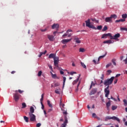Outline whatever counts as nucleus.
<instances>
[{
  "label": "nucleus",
  "mask_w": 127,
  "mask_h": 127,
  "mask_svg": "<svg viewBox=\"0 0 127 127\" xmlns=\"http://www.w3.org/2000/svg\"><path fill=\"white\" fill-rule=\"evenodd\" d=\"M74 40L75 41V43L77 44H80L81 43V41L77 37H75Z\"/></svg>",
  "instance_id": "12"
},
{
  "label": "nucleus",
  "mask_w": 127,
  "mask_h": 127,
  "mask_svg": "<svg viewBox=\"0 0 127 127\" xmlns=\"http://www.w3.org/2000/svg\"><path fill=\"white\" fill-rule=\"evenodd\" d=\"M55 92L56 93H57V94H60V92L58 91V89L56 90L55 91Z\"/></svg>",
  "instance_id": "49"
},
{
  "label": "nucleus",
  "mask_w": 127,
  "mask_h": 127,
  "mask_svg": "<svg viewBox=\"0 0 127 127\" xmlns=\"http://www.w3.org/2000/svg\"><path fill=\"white\" fill-rule=\"evenodd\" d=\"M88 27L90 28H92V29H93L94 30H97L96 28L94 26H93L92 25H89V26Z\"/></svg>",
  "instance_id": "25"
},
{
  "label": "nucleus",
  "mask_w": 127,
  "mask_h": 127,
  "mask_svg": "<svg viewBox=\"0 0 127 127\" xmlns=\"http://www.w3.org/2000/svg\"><path fill=\"white\" fill-rule=\"evenodd\" d=\"M52 76L53 78H56L57 77V75L56 74H53L52 73Z\"/></svg>",
  "instance_id": "40"
},
{
  "label": "nucleus",
  "mask_w": 127,
  "mask_h": 127,
  "mask_svg": "<svg viewBox=\"0 0 127 127\" xmlns=\"http://www.w3.org/2000/svg\"><path fill=\"white\" fill-rule=\"evenodd\" d=\"M30 112L29 113V114H33V113H34V108H33V107L31 106L30 108Z\"/></svg>",
  "instance_id": "15"
},
{
  "label": "nucleus",
  "mask_w": 127,
  "mask_h": 127,
  "mask_svg": "<svg viewBox=\"0 0 127 127\" xmlns=\"http://www.w3.org/2000/svg\"><path fill=\"white\" fill-rule=\"evenodd\" d=\"M29 116L30 117V122H35V121H36V116H35L34 114L29 113Z\"/></svg>",
  "instance_id": "5"
},
{
  "label": "nucleus",
  "mask_w": 127,
  "mask_h": 127,
  "mask_svg": "<svg viewBox=\"0 0 127 127\" xmlns=\"http://www.w3.org/2000/svg\"><path fill=\"white\" fill-rule=\"evenodd\" d=\"M47 37L48 39L50 41H53L55 39L54 38V36H53V35H50L49 34L47 35Z\"/></svg>",
  "instance_id": "8"
},
{
  "label": "nucleus",
  "mask_w": 127,
  "mask_h": 127,
  "mask_svg": "<svg viewBox=\"0 0 127 127\" xmlns=\"http://www.w3.org/2000/svg\"><path fill=\"white\" fill-rule=\"evenodd\" d=\"M120 34L119 33H118L117 34H116L114 37H113V39L114 40H116L117 38H120Z\"/></svg>",
  "instance_id": "14"
},
{
  "label": "nucleus",
  "mask_w": 127,
  "mask_h": 127,
  "mask_svg": "<svg viewBox=\"0 0 127 127\" xmlns=\"http://www.w3.org/2000/svg\"><path fill=\"white\" fill-rule=\"evenodd\" d=\"M91 20L93 22L96 21V19L95 18H92L91 19Z\"/></svg>",
  "instance_id": "62"
},
{
  "label": "nucleus",
  "mask_w": 127,
  "mask_h": 127,
  "mask_svg": "<svg viewBox=\"0 0 127 127\" xmlns=\"http://www.w3.org/2000/svg\"><path fill=\"white\" fill-rule=\"evenodd\" d=\"M116 60L114 59L112 60V62L114 64V65H116Z\"/></svg>",
  "instance_id": "27"
},
{
  "label": "nucleus",
  "mask_w": 127,
  "mask_h": 127,
  "mask_svg": "<svg viewBox=\"0 0 127 127\" xmlns=\"http://www.w3.org/2000/svg\"><path fill=\"white\" fill-rule=\"evenodd\" d=\"M111 106V102L109 101L108 103H106V107H110Z\"/></svg>",
  "instance_id": "37"
},
{
  "label": "nucleus",
  "mask_w": 127,
  "mask_h": 127,
  "mask_svg": "<svg viewBox=\"0 0 127 127\" xmlns=\"http://www.w3.org/2000/svg\"><path fill=\"white\" fill-rule=\"evenodd\" d=\"M67 35V33H65V34H64L63 35V37H65V36H66Z\"/></svg>",
  "instance_id": "60"
},
{
  "label": "nucleus",
  "mask_w": 127,
  "mask_h": 127,
  "mask_svg": "<svg viewBox=\"0 0 127 127\" xmlns=\"http://www.w3.org/2000/svg\"><path fill=\"white\" fill-rule=\"evenodd\" d=\"M104 75L103 74H102L101 78L102 80H103V79H104Z\"/></svg>",
  "instance_id": "58"
},
{
  "label": "nucleus",
  "mask_w": 127,
  "mask_h": 127,
  "mask_svg": "<svg viewBox=\"0 0 127 127\" xmlns=\"http://www.w3.org/2000/svg\"><path fill=\"white\" fill-rule=\"evenodd\" d=\"M126 20L125 19H120V20H117L115 21L116 23H117V22H124Z\"/></svg>",
  "instance_id": "21"
},
{
  "label": "nucleus",
  "mask_w": 127,
  "mask_h": 127,
  "mask_svg": "<svg viewBox=\"0 0 127 127\" xmlns=\"http://www.w3.org/2000/svg\"><path fill=\"white\" fill-rule=\"evenodd\" d=\"M105 22H109V23H112V18H111V16L110 17H106L105 18Z\"/></svg>",
  "instance_id": "10"
},
{
  "label": "nucleus",
  "mask_w": 127,
  "mask_h": 127,
  "mask_svg": "<svg viewBox=\"0 0 127 127\" xmlns=\"http://www.w3.org/2000/svg\"><path fill=\"white\" fill-rule=\"evenodd\" d=\"M47 102H48V105H49V106L51 108H52L53 107V106L51 104V103H50V101L49 100H48L47 101Z\"/></svg>",
  "instance_id": "26"
},
{
  "label": "nucleus",
  "mask_w": 127,
  "mask_h": 127,
  "mask_svg": "<svg viewBox=\"0 0 127 127\" xmlns=\"http://www.w3.org/2000/svg\"><path fill=\"white\" fill-rule=\"evenodd\" d=\"M71 40V39H64L62 41V43L64 44H65L69 42Z\"/></svg>",
  "instance_id": "9"
},
{
  "label": "nucleus",
  "mask_w": 127,
  "mask_h": 127,
  "mask_svg": "<svg viewBox=\"0 0 127 127\" xmlns=\"http://www.w3.org/2000/svg\"><path fill=\"white\" fill-rule=\"evenodd\" d=\"M80 77V75L79 74V75L78 76L77 79L75 80H74V81L73 82V83H72L73 85L75 84L78 81Z\"/></svg>",
  "instance_id": "16"
},
{
  "label": "nucleus",
  "mask_w": 127,
  "mask_h": 127,
  "mask_svg": "<svg viewBox=\"0 0 127 127\" xmlns=\"http://www.w3.org/2000/svg\"><path fill=\"white\" fill-rule=\"evenodd\" d=\"M69 32H72V30L71 29H68L67 30L66 33L68 34Z\"/></svg>",
  "instance_id": "50"
},
{
  "label": "nucleus",
  "mask_w": 127,
  "mask_h": 127,
  "mask_svg": "<svg viewBox=\"0 0 127 127\" xmlns=\"http://www.w3.org/2000/svg\"><path fill=\"white\" fill-rule=\"evenodd\" d=\"M108 29V27L107 26H105L104 28L102 30V31H105L106 30H107Z\"/></svg>",
  "instance_id": "38"
},
{
  "label": "nucleus",
  "mask_w": 127,
  "mask_h": 127,
  "mask_svg": "<svg viewBox=\"0 0 127 127\" xmlns=\"http://www.w3.org/2000/svg\"><path fill=\"white\" fill-rule=\"evenodd\" d=\"M41 105H42V110H44V105L42 102H41Z\"/></svg>",
  "instance_id": "46"
},
{
  "label": "nucleus",
  "mask_w": 127,
  "mask_h": 127,
  "mask_svg": "<svg viewBox=\"0 0 127 127\" xmlns=\"http://www.w3.org/2000/svg\"><path fill=\"white\" fill-rule=\"evenodd\" d=\"M117 81H118V79L116 78V79L115 80V81H114V83H115V84H116V83H117Z\"/></svg>",
  "instance_id": "55"
},
{
  "label": "nucleus",
  "mask_w": 127,
  "mask_h": 127,
  "mask_svg": "<svg viewBox=\"0 0 127 127\" xmlns=\"http://www.w3.org/2000/svg\"><path fill=\"white\" fill-rule=\"evenodd\" d=\"M121 30L127 31V28H126L121 27Z\"/></svg>",
  "instance_id": "42"
},
{
  "label": "nucleus",
  "mask_w": 127,
  "mask_h": 127,
  "mask_svg": "<svg viewBox=\"0 0 127 127\" xmlns=\"http://www.w3.org/2000/svg\"><path fill=\"white\" fill-rule=\"evenodd\" d=\"M41 32H46L47 31V28H45L44 29H41Z\"/></svg>",
  "instance_id": "47"
},
{
  "label": "nucleus",
  "mask_w": 127,
  "mask_h": 127,
  "mask_svg": "<svg viewBox=\"0 0 127 127\" xmlns=\"http://www.w3.org/2000/svg\"><path fill=\"white\" fill-rule=\"evenodd\" d=\"M106 55H107V52L105 53V54L104 55L100 56L99 58L100 59H102V58H104L106 56Z\"/></svg>",
  "instance_id": "39"
},
{
  "label": "nucleus",
  "mask_w": 127,
  "mask_h": 127,
  "mask_svg": "<svg viewBox=\"0 0 127 127\" xmlns=\"http://www.w3.org/2000/svg\"><path fill=\"white\" fill-rule=\"evenodd\" d=\"M46 53H47V51H45V52H42V53L43 54V55H45V54H46Z\"/></svg>",
  "instance_id": "54"
},
{
  "label": "nucleus",
  "mask_w": 127,
  "mask_h": 127,
  "mask_svg": "<svg viewBox=\"0 0 127 127\" xmlns=\"http://www.w3.org/2000/svg\"><path fill=\"white\" fill-rule=\"evenodd\" d=\"M54 65L56 67H59V65H58L59 58L58 57L56 58V59H54Z\"/></svg>",
  "instance_id": "6"
},
{
  "label": "nucleus",
  "mask_w": 127,
  "mask_h": 127,
  "mask_svg": "<svg viewBox=\"0 0 127 127\" xmlns=\"http://www.w3.org/2000/svg\"><path fill=\"white\" fill-rule=\"evenodd\" d=\"M107 72L109 73V74H110L112 72V70H108Z\"/></svg>",
  "instance_id": "51"
},
{
  "label": "nucleus",
  "mask_w": 127,
  "mask_h": 127,
  "mask_svg": "<svg viewBox=\"0 0 127 127\" xmlns=\"http://www.w3.org/2000/svg\"><path fill=\"white\" fill-rule=\"evenodd\" d=\"M43 55V53H42V52H41V53H40V54L39 55V58L41 57V56H42Z\"/></svg>",
  "instance_id": "56"
},
{
  "label": "nucleus",
  "mask_w": 127,
  "mask_h": 127,
  "mask_svg": "<svg viewBox=\"0 0 127 127\" xmlns=\"http://www.w3.org/2000/svg\"><path fill=\"white\" fill-rule=\"evenodd\" d=\"M115 78V77L112 76L110 79H107V80H105L104 81V85L105 86H107V87L105 88L104 92L105 93V97H108L109 94H110V90H109V85H111Z\"/></svg>",
  "instance_id": "1"
},
{
  "label": "nucleus",
  "mask_w": 127,
  "mask_h": 127,
  "mask_svg": "<svg viewBox=\"0 0 127 127\" xmlns=\"http://www.w3.org/2000/svg\"><path fill=\"white\" fill-rule=\"evenodd\" d=\"M122 18H123V19H125L127 18V14H123L122 15Z\"/></svg>",
  "instance_id": "24"
},
{
  "label": "nucleus",
  "mask_w": 127,
  "mask_h": 127,
  "mask_svg": "<svg viewBox=\"0 0 127 127\" xmlns=\"http://www.w3.org/2000/svg\"><path fill=\"white\" fill-rule=\"evenodd\" d=\"M42 74V71H39L38 73V76L39 77L41 76V75Z\"/></svg>",
  "instance_id": "34"
},
{
  "label": "nucleus",
  "mask_w": 127,
  "mask_h": 127,
  "mask_svg": "<svg viewBox=\"0 0 127 127\" xmlns=\"http://www.w3.org/2000/svg\"><path fill=\"white\" fill-rule=\"evenodd\" d=\"M123 102H124V105H125V106H127V100L126 99H124V100H123Z\"/></svg>",
  "instance_id": "29"
},
{
  "label": "nucleus",
  "mask_w": 127,
  "mask_h": 127,
  "mask_svg": "<svg viewBox=\"0 0 127 127\" xmlns=\"http://www.w3.org/2000/svg\"><path fill=\"white\" fill-rule=\"evenodd\" d=\"M85 22H86V26L89 27L91 25L90 23V19H88V20L86 21Z\"/></svg>",
  "instance_id": "17"
},
{
  "label": "nucleus",
  "mask_w": 127,
  "mask_h": 127,
  "mask_svg": "<svg viewBox=\"0 0 127 127\" xmlns=\"http://www.w3.org/2000/svg\"><path fill=\"white\" fill-rule=\"evenodd\" d=\"M104 44H111L112 43V42L111 40H108V41H105L103 42Z\"/></svg>",
  "instance_id": "18"
},
{
  "label": "nucleus",
  "mask_w": 127,
  "mask_h": 127,
  "mask_svg": "<svg viewBox=\"0 0 127 127\" xmlns=\"http://www.w3.org/2000/svg\"><path fill=\"white\" fill-rule=\"evenodd\" d=\"M57 57H56V55L54 54H51L49 56V58L50 59H53L54 60L57 58Z\"/></svg>",
  "instance_id": "11"
},
{
  "label": "nucleus",
  "mask_w": 127,
  "mask_h": 127,
  "mask_svg": "<svg viewBox=\"0 0 127 127\" xmlns=\"http://www.w3.org/2000/svg\"><path fill=\"white\" fill-rule=\"evenodd\" d=\"M120 75H121L120 74H118L116 75V77L117 78L118 77H119Z\"/></svg>",
  "instance_id": "61"
},
{
  "label": "nucleus",
  "mask_w": 127,
  "mask_h": 127,
  "mask_svg": "<svg viewBox=\"0 0 127 127\" xmlns=\"http://www.w3.org/2000/svg\"><path fill=\"white\" fill-rule=\"evenodd\" d=\"M16 93L14 94L13 98L15 101L17 102L18 100H19V98H20V95L17 93V90L15 91Z\"/></svg>",
  "instance_id": "4"
},
{
  "label": "nucleus",
  "mask_w": 127,
  "mask_h": 127,
  "mask_svg": "<svg viewBox=\"0 0 127 127\" xmlns=\"http://www.w3.org/2000/svg\"><path fill=\"white\" fill-rule=\"evenodd\" d=\"M92 118H97V116H96L95 113H93L92 114Z\"/></svg>",
  "instance_id": "41"
},
{
  "label": "nucleus",
  "mask_w": 127,
  "mask_h": 127,
  "mask_svg": "<svg viewBox=\"0 0 127 127\" xmlns=\"http://www.w3.org/2000/svg\"><path fill=\"white\" fill-rule=\"evenodd\" d=\"M59 25L58 24H55L54 23L52 26V28L53 29H56L57 30H58L59 29Z\"/></svg>",
  "instance_id": "7"
},
{
  "label": "nucleus",
  "mask_w": 127,
  "mask_h": 127,
  "mask_svg": "<svg viewBox=\"0 0 127 127\" xmlns=\"http://www.w3.org/2000/svg\"><path fill=\"white\" fill-rule=\"evenodd\" d=\"M63 114H64V120L65 121L64 122V124H62L61 125V127H65L67 123H68L67 119V116H66V115H67V113L66 111L64 112Z\"/></svg>",
  "instance_id": "2"
},
{
  "label": "nucleus",
  "mask_w": 127,
  "mask_h": 127,
  "mask_svg": "<svg viewBox=\"0 0 127 127\" xmlns=\"http://www.w3.org/2000/svg\"><path fill=\"white\" fill-rule=\"evenodd\" d=\"M108 120H114V121H117V122H119L120 123V119L115 116L111 117L110 116H107L105 119V121L107 122Z\"/></svg>",
  "instance_id": "3"
},
{
  "label": "nucleus",
  "mask_w": 127,
  "mask_h": 127,
  "mask_svg": "<svg viewBox=\"0 0 127 127\" xmlns=\"http://www.w3.org/2000/svg\"><path fill=\"white\" fill-rule=\"evenodd\" d=\"M93 62L95 64H99V63H96V61H95V60H93Z\"/></svg>",
  "instance_id": "52"
},
{
  "label": "nucleus",
  "mask_w": 127,
  "mask_h": 127,
  "mask_svg": "<svg viewBox=\"0 0 127 127\" xmlns=\"http://www.w3.org/2000/svg\"><path fill=\"white\" fill-rule=\"evenodd\" d=\"M107 37V34H103L102 36V39H106Z\"/></svg>",
  "instance_id": "28"
},
{
  "label": "nucleus",
  "mask_w": 127,
  "mask_h": 127,
  "mask_svg": "<svg viewBox=\"0 0 127 127\" xmlns=\"http://www.w3.org/2000/svg\"><path fill=\"white\" fill-rule=\"evenodd\" d=\"M125 126H126V127H127V121L125 122Z\"/></svg>",
  "instance_id": "64"
},
{
  "label": "nucleus",
  "mask_w": 127,
  "mask_h": 127,
  "mask_svg": "<svg viewBox=\"0 0 127 127\" xmlns=\"http://www.w3.org/2000/svg\"><path fill=\"white\" fill-rule=\"evenodd\" d=\"M102 28V26L101 25L98 26L97 28H96V29L99 30H101Z\"/></svg>",
  "instance_id": "31"
},
{
  "label": "nucleus",
  "mask_w": 127,
  "mask_h": 127,
  "mask_svg": "<svg viewBox=\"0 0 127 127\" xmlns=\"http://www.w3.org/2000/svg\"><path fill=\"white\" fill-rule=\"evenodd\" d=\"M60 73H61V74H64V72L61 70V71H60Z\"/></svg>",
  "instance_id": "63"
},
{
  "label": "nucleus",
  "mask_w": 127,
  "mask_h": 127,
  "mask_svg": "<svg viewBox=\"0 0 127 127\" xmlns=\"http://www.w3.org/2000/svg\"><path fill=\"white\" fill-rule=\"evenodd\" d=\"M80 64H81V65L82 66V67H83V68H85V69L86 68V66L84 64V63L81 62Z\"/></svg>",
  "instance_id": "32"
},
{
  "label": "nucleus",
  "mask_w": 127,
  "mask_h": 127,
  "mask_svg": "<svg viewBox=\"0 0 127 127\" xmlns=\"http://www.w3.org/2000/svg\"><path fill=\"white\" fill-rule=\"evenodd\" d=\"M26 107V104H25V103H22L21 109H25Z\"/></svg>",
  "instance_id": "20"
},
{
  "label": "nucleus",
  "mask_w": 127,
  "mask_h": 127,
  "mask_svg": "<svg viewBox=\"0 0 127 127\" xmlns=\"http://www.w3.org/2000/svg\"><path fill=\"white\" fill-rule=\"evenodd\" d=\"M80 84V81H79V83H78V84L77 86V88L75 89L76 92H77L78 90V87H79V85Z\"/></svg>",
  "instance_id": "36"
},
{
  "label": "nucleus",
  "mask_w": 127,
  "mask_h": 127,
  "mask_svg": "<svg viewBox=\"0 0 127 127\" xmlns=\"http://www.w3.org/2000/svg\"><path fill=\"white\" fill-rule=\"evenodd\" d=\"M36 127H41V123H38L36 124Z\"/></svg>",
  "instance_id": "44"
},
{
  "label": "nucleus",
  "mask_w": 127,
  "mask_h": 127,
  "mask_svg": "<svg viewBox=\"0 0 127 127\" xmlns=\"http://www.w3.org/2000/svg\"><path fill=\"white\" fill-rule=\"evenodd\" d=\"M24 120L26 123H28V118L26 116H24Z\"/></svg>",
  "instance_id": "23"
},
{
  "label": "nucleus",
  "mask_w": 127,
  "mask_h": 127,
  "mask_svg": "<svg viewBox=\"0 0 127 127\" xmlns=\"http://www.w3.org/2000/svg\"><path fill=\"white\" fill-rule=\"evenodd\" d=\"M110 17L111 18V19L112 18L116 19L117 18V16L116 14H112L111 15Z\"/></svg>",
  "instance_id": "19"
},
{
  "label": "nucleus",
  "mask_w": 127,
  "mask_h": 127,
  "mask_svg": "<svg viewBox=\"0 0 127 127\" xmlns=\"http://www.w3.org/2000/svg\"><path fill=\"white\" fill-rule=\"evenodd\" d=\"M97 92L96 89H93L91 92L89 93L90 95H94Z\"/></svg>",
  "instance_id": "13"
},
{
  "label": "nucleus",
  "mask_w": 127,
  "mask_h": 127,
  "mask_svg": "<svg viewBox=\"0 0 127 127\" xmlns=\"http://www.w3.org/2000/svg\"><path fill=\"white\" fill-rule=\"evenodd\" d=\"M111 65H112V63H110L107 64L106 67L108 68V67L110 66Z\"/></svg>",
  "instance_id": "45"
},
{
  "label": "nucleus",
  "mask_w": 127,
  "mask_h": 127,
  "mask_svg": "<svg viewBox=\"0 0 127 127\" xmlns=\"http://www.w3.org/2000/svg\"><path fill=\"white\" fill-rule=\"evenodd\" d=\"M118 107L117 106H112V111H115V110H117Z\"/></svg>",
  "instance_id": "22"
},
{
  "label": "nucleus",
  "mask_w": 127,
  "mask_h": 127,
  "mask_svg": "<svg viewBox=\"0 0 127 127\" xmlns=\"http://www.w3.org/2000/svg\"><path fill=\"white\" fill-rule=\"evenodd\" d=\"M107 36H110L111 37V39H113V37L111 35V34L110 33H108V34H106Z\"/></svg>",
  "instance_id": "35"
},
{
  "label": "nucleus",
  "mask_w": 127,
  "mask_h": 127,
  "mask_svg": "<svg viewBox=\"0 0 127 127\" xmlns=\"http://www.w3.org/2000/svg\"><path fill=\"white\" fill-rule=\"evenodd\" d=\"M124 62L126 64H127V59L124 60Z\"/></svg>",
  "instance_id": "57"
},
{
  "label": "nucleus",
  "mask_w": 127,
  "mask_h": 127,
  "mask_svg": "<svg viewBox=\"0 0 127 127\" xmlns=\"http://www.w3.org/2000/svg\"><path fill=\"white\" fill-rule=\"evenodd\" d=\"M60 85V84L59 83H56L55 84V85L56 86H59Z\"/></svg>",
  "instance_id": "59"
},
{
  "label": "nucleus",
  "mask_w": 127,
  "mask_h": 127,
  "mask_svg": "<svg viewBox=\"0 0 127 127\" xmlns=\"http://www.w3.org/2000/svg\"><path fill=\"white\" fill-rule=\"evenodd\" d=\"M94 85H95V83H93V82L92 81L90 87V89L92 88V86H94Z\"/></svg>",
  "instance_id": "43"
},
{
  "label": "nucleus",
  "mask_w": 127,
  "mask_h": 127,
  "mask_svg": "<svg viewBox=\"0 0 127 127\" xmlns=\"http://www.w3.org/2000/svg\"><path fill=\"white\" fill-rule=\"evenodd\" d=\"M76 73L75 72H74V71H72V72H71L70 73V75H73V74H76Z\"/></svg>",
  "instance_id": "48"
},
{
  "label": "nucleus",
  "mask_w": 127,
  "mask_h": 127,
  "mask_svg": "<svg viewBox=\"0 0 127 127\" xmlns=\"http://www.w3.org/2000/svg\"><path fill=\"white\" fill-rule=\"evenodd\" d=\"M18 91L19 93H21L23 92V91L21 90L20 89H19V90H18Z\"/></svg>",
  "instance_id": "53"
},
{
  "label": "nucleus",
  "mask_w": 127,
  "mask_h": 127,
  "mask_svg": "<svg viewBox=\"0 0 127 127\" xmlns=\"http://www.w3.org/2000/svg\"><path fill=\"white\" fill-rule=\"evenodd\" d=\"M65 80H66V77H63V81H64V82H63V87H64V86Z\"/></svg>",
  "instance_id": "33"
},
{
  "label": "nucleus",
  "mask_w": 127,
  "mask_h": 127,
  "mask_svg": "<svg viewBox=\"0 0 127 127\" xmlns=\"http://www.w3.org/2000/svg\"><path fill=\"white\" fill-rule=\"evenodd\" d=\"M85 49H84V48H80L79 49V52H82V53H83V52H85Z\"/></svg>",
  "instance_id": "30"
}]
</instances>
